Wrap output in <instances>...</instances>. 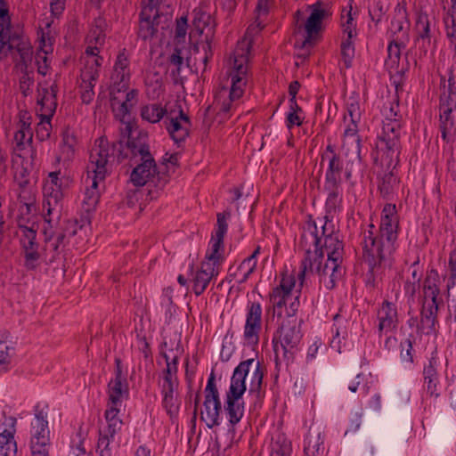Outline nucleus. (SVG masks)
<instances>
[{"instance_id": "nucleus-1", "label": "nucleus", "mask_w": 456, "mask_h": 456, "mask_svg": "<svg viewBox=\"0 0 456 456\" xmlns=\"http://www.w3.org/2000/svg\"><path fill=\"white\" fill-rule=\"evenodd\" d=\"M301 245L305 248V256L301 263V271L297 275L300 286L306 273L316 274L319 283L327 289L335 287L336 281L345 273L342 265L344 244L338 234L328 233L326 224L322 227L319 236L314 222L309 221L301 237Z\"/></svg>"}, {"instance_id": "nucleus-2", "label": "nucleus", "mask_w": 456, "mask_h": 456, "mask_svg": "<svg viewBox=\"0 0 456 456\" xmlns=\"http://www.w3.org/2000/svg\"><path fill=\"white\" fill-rule=\"evenodd\" d=\"M121 123L120 139L122 144L126 150L129 157V166L132 171H156V162L150 152L147 144L148 134L146 132L137 130L135 123L127 119L120 118Z\"/></svg>"}, {"instance_id": "nucleus-3", "label": "nucleus", "mask_w": 456, "mask_h": 456, "mask_svg": "<svg viewBox=\"0 0 456 456\" xmlns=\"http://www.w3.org/2000/svg\"><path fill=\"white\" fill-rule=\"evenodd\" d=\"M325 163L328 166V171L362 170L364 166L361 156V142H343L341 157L337 155L334 147L329 144L321 159L322 167Z\"/></svg>"}, {"instance_id": "nucleus-4", "label": "nucleus", "mask_w": 456, "mask_h": 456, "mask_svg": "<svg viewBox=\"0 0 456 456\" xmlns=\"http://www.w3.org/2000/svg\"><path fill=\"white\" fill-rule=\"evenodd\" d=\"M76 220H63L58 226L47 225L44 228V245L40 250L41 257L47 263L53 262L63 251L64 240L77 233Z\"/></svg>"}, {"instance_id": "nucleus-5", "label": "nucleus", "mask_w": 456, "mask_h": 456, "mask_svg": "<svg viewBox=\"0 0 456 456\" xmlns=\"http://www.w3.org/2000/svg\"><path fill=\"white\" fill-rule=\"evenodd\" d=\"M127 158L128 154L125 152L122 141L110 144L105 137H100L95 140L91 149L89 161L95 167L94 171L102 168L117 169L116 164L121 163Z\"/></svg>"}, {"instance_id": "nucleus-6", "label": "nucleus", "mask_w": 456, "mask_h": 456, "mask_svg": "<svg viewBox=\"0 0 456 456\" xmlns=\"http://www.w3.org/2000/svg\"><path fill=\"white\" fill-rule=\"evenodd\" d=\"M440 278L436 270H431L424 281V300L421 311L420 328L432 330L435 326L438 307L443 304L440 295Z\"/></svg>"}, {"instance_id": "nucleus-7", "label": "nucleus", "mask_w": 456, "mask_h": 456, "mask_svg": "<svg viewBox=\"0 0 456 456\" xmlns=\"http://www.w3.org/2000/svg\"><path fill=\"white\" fill-rule=\"evenodd\" d=\"M5 47H7V51L4 54H7V52H12L15 50L20 55V61L17 66L20 67V69L23 73L22 77L20 79V90L26 94V91L29 89L30 86L33 83V79L29 77L28 68L29 63L32 61L33 49L32 45L24 35L19 36L18 34H12L9 36L8 40L5 42Z\"/></svg>"}, {"instance_id": "nucleus-8", "label": "nucleus", "mask_w": 456, "mask_h": 456, "mask_svg": "<svg viewBox=\"0 0 456 456\" xmlns=\"http://www.w3.org/2000/svg\"><path fill=\"white\" fill-rule=\"evenodd\" d=\"M203 405L205 411H201L200 419L206 423L208 428L218 426L219 413L222 407L219 393L216 386L214 371L211 372L205 388V401Z\"/></svg>"}, {"instance_id": "nucleus-9", "label": "nucleus", "mask_w": 456, "mask_h": 456, "mask_svg": "<svg viewBox=\"0 0 456 456\" xmlns=\"http://www.w3.org/2000/svg\"><path fill=\"white\" fill-rule=\"evenodd\" d=\"M373 224H370V230L364 232L362 241V261L367 264L370 272L379 265L385 257L386 244L380 240L379 235H375Z\"/></svg>"}, {"instance_id": "nucleus-10", "label": "nucleus", "mask_w": 456, "mask_h": 456, "mask_svg": "<svg viewBox=\"0 0 456 456\" xmlns=\"http://www.w3.org/2000/svg\"><path fill=\"white\" fill-rule=\"evenodd\" d=\"M403 124L400 121L382 123V129L379 134L381 145L387 150V159H389L387 168L391 167L393 158H397L401 150V134Z\"/></svg>"}, {"instance_id": "nucleus-11", "label": "nucleus", "mask_w": 456, "mask_h": 456, "mask_svg": "<svg viewBox=\"0 0 456 456\" xmlns=\"http://www.w3.org/2000/svg\"><path fill=\"white\" fill-rule=\"evenodd\" d=\"M159 1L148 0V4L142 8L140 12L138 37L144 41L152 38L158 31L160 15L157 6Z\"/></svg>"}, {"instance_id": "nucleus-12", "label": "nucleus", "mask_w": 456, "mask_h": 456, "mask_svg": "<svg viewBox=\"0 0 456 456\" xmlns=\"http://www.w3.org/2000/svg\"><path fill=\"white\" fill-rule=\"evenodd\" d=\"M35 416L37 424L34 426L36 430L30 440V452L31 453H50V431L46 414L43 410L36 407Z\"/></svg>"}, {"instance_id": "nucleus-13", "label": "nucleus", "mask_w": 456, "mask_h": 456, "mask_svg": "<svg viewBox=\"0 0 456 456\" xmlns=\"http://www.w3.org/2000/svg\"><path fill=\"white\" fill-rule=\"evenodd\" d=\"M301 338L302 334L297 319H284L278 330V342L274 345V350L278 351V343H280L284 353L289 352L297 347Z\"/></svg>"}, {"instance_id": "nucleus-14", "label": "nucleus", "mask_w": 456, "mask_h": 456, "mask_svg": "<svg viewBox=\"0 0 456 456\" xmlns=\"http://www.w3.org/2000/svg\"><path fill=\"white\" fill-rule=\"evenodd\" d=\"M129 60L126 53V49H123L117 56L114 65V71L111 76L113 81L112 89L110 92L111 105L114 106L118 98L114 95V92H121L126 90L130 79V71L128 69Z\"/></svg>"}, {"instance_id": "nucleus-15", "label": "nucleus", "mask_w": 456, "mask_h": 456, "mask_svg": "<svg viewBox=\"0 0 456 456\" xmlns=\"http://www.w3.org/2000/svg\"><path fill=\"white\" fill-rule=\"evenodd\" d=\"M322 3L318 1L309 6V8L312 10V12L305 24L306 37L301 43V48L308 49L313 47L314 45V37L320 32L322 28V20L329 15V12L322 8Z\"/></svg>"}, {"instance_id": "nucleus-16", "label": "nucleus", "mask_w": 456, "mask_h": 456, "mask_svg": "<svg viewBox=\"0 0 456 456\" xmlns=\"http://www.w3.org/2000/svg\"><path fill=\"white\" fill-rule=\"evenodd\" d=\"M262 329V307L259 303H252L248 306L244 328V338L252 345H256Z\"/></svg>"}, {"instance_id": "nucleus-17", "label": "nucleus", "mask_w": 456, "mask_h": 456, "mask_svg": "<svg viewBox=\"0 0 456 456\" xmlns=\"http://www.w3.org/2000/svg\"><path fill=\"white\" fill-rule=\"evenodd\" d=\"M167 130L171 138L176 142H184L189 135L191 120L182 109L178 116L167 118L165 120Z\"/></svg>"}, {"instance_id": "nucleus-18", "label": "nucleus", "mask_w": 456, "mask_h": 456, "mask_svg": "<svg viewBox=\"0 0 456 456\" xmlns=\"http://www.w3.org/2000/svg\"><path fill=\"white\" fill-rule=\"evenodd\" d=\"M45 199L43 203V208L46 210L45 222L48 225H52L51 222L53 219L60 220L61 216L63 205L62 199L63 193L59 190L45 191Z\"/></svg>"}, {"instance_id": "nucleus-19", "label": "nucleus", "mask_w": 456, "mask_h": 456, "mask_svg": "<svg viewBox=\"0 0 456 456\" xmlns=\"http://www.w3.org/2000/svg\"><path fill=\"white\" fill-rule=\"evenodd\" d=\"M250 363V361H243L235 368L227 395L233 398H240L242 396L246 391V377Z\"/></svg>"}, {"instance_id": "nucleus-20", "label": "nucleus", "mask_w": 456, "mask_h": 456, "mask_svg": "<svg viewBox=\"0 0 456 456\" xmlns=\"http://www.w3.org/2000/svg\"><path fill=\"white\" fill-rule=\"evenodd\" d=\"M379 333H388L397 325L396 308L388 301H385L378 312Z\"/></svg>"}, {"instance_id": "nucleus-21", "label": "nucleus", "mask_w": 456, "mask_h": 456, "mask_svg": "<svg viewBox=\"0 0 456 456\" xmlns=\"http://www.w3.org/2000/svg\"><path fill=\"white\" fill-rule=\"evenodd\" d=\"M168 179V173H130L129 181L135 187L148 185L162 188Z\"/></svg>"}, {"instance_id": "nucleus-22", "label": "nucleus", "mask_w": 456, "mask_h": 456, "mask_svg": "<svg viewBox=\"0 0 456 456\" xmlns=\"http://www.w3.org/2000/svg\"><path fill=\"white\" fill-rule=\"evenodd\" d=\"M18 34L23 36L21 30L14 29L11 26V17L9 15L8 5L5 0H0V53L5 49V41L9 36Z\"/></svg>"}, {"instance_id": "nucleus-23", "label": "nucleus", "mask_w": 456, "mask_h": 456, "mask_svg": "<svg viewBox=\"0 0 456 456\" xmlns=\"http://www.w3.org/2000/svg\"><path fill=\"white\" fill-rule=\"evenodd\" d=\"M18 34L23 36L21 30L14 29L11 26V17L9 15L8 5L5 0H0V53L5 49V41L9 36Z\"/></svg>"}, {"instance_id": "nucleus-24", "label": "nucleus", "mask_w": 456, "mask_h": 456, "mask_svg": "<svg viewBox=\"0 0 456 456\" xmlns=\"http://www.w3.org/2000/svg\"><path fill=\"white\" fill-rule=\"evenodd\" d=\"M218 274L216 265L209 261L202 262L200 270L193 279V290L197 296L201 295L208 287L211 279Z\"/></svg>"}, {"instance_id": "nucleus-25", "label": "nucleus", "mask_w": 456, "mask_h": 456, "mask_svg": "<svg viewBox=\"0 0 456 456\" xmlns=\"http://www.w3.org/2000/svg\"><path fill=\"white\" fill-rule=\"evenodd\" d=\"M231 87L229 91V100L223 101L220 110L223 112H229L232 109V102L239 100L244 93V86H246V77H238V75H230Z\"/></svg>"}, {"instance_id": "nucleus-26", "label": "nucleus", "mask_w": 456, "mask_h": 456, "mask_svg": "<svg viewBox=\"0 0 456 456\" xmlns=\"http://www.w3.org/2000/svg\"><path fill=\"white\" fill-rule=\"evenodd\" d=\"M398 227L397 220L393 219H382L379 233H380V240L384 241L386 239V250L390 253L394 249V242L397 239V232L396 229Z\"/></svg>"}, {"instance_id": "nucleus-27", "label": "nucleus", "mask_w": 456, "mask_h": 456, "mask_svg": "<svg viewBox=\"0 0 456 456\" xmlns=\"http://www.w3.org/2000/svg\"><path fill=\"white\" fill-rule=\"evenodd\" d=\"M250 361V367L248 368L246 382H248L250 393H260L263 382L264 372L261 369L259 361L255 359H248Z\"/></svg>"}, {"instance_id": "nucleus-28", "label": "nucleus", "mask_w": 456, "mask_h": 456, "mask_svg": "<svg viewBox=\"0 0 456 456\" xmlns=\"http://www.w3.org/2000/svg\"><path fill=\"white\" fill-rule=\"evenodd\" d=\"M37 104L41 106V110L44 111V116L50 126V119L57 108V96L49 93L48 88H42V91L38 90Z\"/></svg>"}, {"instance_id": "nucleus-29", "label": "nucleus", "mask_w": 456, "mask_h": 456, "mask_svg": "<svg viewBox=\"0 0 456 456\" xmlns=\"http://www.w3.org/2000/svg\"><path fill=\"white\" fill-rule=\"evenodd\" d=\"M72 183V177L68 173H49L48 178L45 182L44 191H62L67 189Z\"/></svg>"}, {"instance_id": "nucleus-30", "label": "nucleus", "mask_w": 456, "mask_h": 456, "mask_svg": "<svg viewBox=\"0 0 456 456\" xmlns=\"http://www.w3.org/2000/svg\"><path fill=\"white\" fill-rule=\"evenodd\" d=\"M162 355L164 356L167 362L166 369L163 371L164 381L162 388L177 387V356H174L170 360L166 353H163Z\"/></svg>"}, {"instance_id": "nucleus-31", "label": "nucleus", "mask_w": 456, "mask_h": 456, "mask_svg": "<svg viewBox=\"0 0 456 456\" xmlns=\"http://www.w3.org/2000/svg\"><path fill=\"white\" fill-rule=\"evenodd\" d=\"M102 63V57L95 59H87L85 68L81 70L82 83L95 84L99 77L100 67Z\"/></svg>"}, {"instance_id": "nucleus-32", "label": "nucleus", "mask_w": 456, "mask_h": 456, "mask_svg": "<svg viewBox=\"0 0 456 456\" xmlns=\"http://www.w3.org/2000/svg\"><path fill=\"white\" fill-rule=\"evenodd\" d=\"M128 391L125 378H115L109 383V399L111 404L118 405L124 394Z\"/></svg>"}, {"instance_id": "nucleus-33", "label": "nucleus", "mask_w": 456, "mask_h": 456, "mask_svg": "<svg viewBox=\"0 0 456 456\" xmlns=\"http://www.w3.org/2000/svg\"><path fill=\"white\" fill-rule=\"evenodd\" d=\"M239 399L226 395L224 410L229 417V423L232 428L240 422L244 413V407L239 403Z\"/></svg>"}, {"instance_id": "nucleus-34", "label": "nucleus", "mask_w": 456, "mask_h": 456, "mask_svg": "<svg viewBox=\"0 0 456 456\" xmlns=\"http://www.w3.org/2000/svg\"><path fill=\"white\" fill-rule=\"evenodd\" d=\"M167 113V110L160 105L152 103L141 108V117L150 123L159 122Z\"/></svg>"}, {"instance_id": "nucleus-35", "label": "nucleus", "mask_w": 456, "mask_h": 456, "mask_svg": "<svg viewBox=\"0 0 456 456\" xmlns=\"http://www.w3.org/2000/svg\"><path fill=\"white\" fill-rule=\"evenodd\" d=\"M399 180L394 175V173H383L382 175L379 176V190L383 197L394 193L395 188L398 186Z\"/></svg>"}, {"instance_id": "nucleus-36", "label": "nucleus", "mask_w": 456, "mask_h": 456, "mask_svg": "<svg viewBox=\"0 0 456 456\" xmlns=\"http://www.w3.org/2000/svg\"><path fill=\"white\" fill-rule=\"evenodd\" d=\"M24 257H25V265L28 269H34L36 267L35 263L41 258V253L38 249L39 246L38 244L35 242H23L20 243Z\"/></svg>"}, {"instance_id": "nucleus-37", "label": "nucleus", "mask_w": 456, "mask_h": 456, "mask_svg": "<svg viewBox=\"0 0 456 456\" xmlns=\"http://www.w3.org/2000/svg\"><path fill=\"white\" fill-rule=\"evenodd\" d=\"M17 445L13 434L9 430H4L0 434V456H15Z\"/></svg>"}, {"instance_id": "nucleus-38", "label": "nucleus", "mask_w": 456, "mask_h": 456, "mask_svg": "<svg viewBox=\"0 0 456 456\" xmlns=\"http://www.w3.org/2000/svg\"><path fill=\"white\" fill-rule=\"evenodd\" d=\"M269 12V0H258L257 5L256 7V12L257 16L253 24H251L248 29L247 33H257L265 28L263 21L260 20L261 16L267 15Z\"/></svg>"}, {"instance_id": "nucleus-39", "label": "nucleus", "mask_w": 456, "mask_h": 456, "mask_svg": "<svg viewBox=\"0 0 456 456\" xmlns=\"http://www.w3.org/2000/svg\"><path fill=\"white\" fill-rule=\"evenodd\" d=\"M452 5L449 9V14L451 16V24L446 22L445 30L446 37L449 39L450 45L456 54V0H451Z\"/></svg>"}, {"instance_id": "nucleus-40", "label": "nucleus", "mask_w": 456, "mask_h": 456, "mask_svg": "<svg viewBox=\"0 0 456 456\" xmlns=\"http://www.w3.org/2000/svg\"><path fill=\"white\" fill-rule=\"evenodd\" d=\"M322 444L321 433L316 430L309 431L305 438V445L304 452L306 455H314L320 449V445Z\"/></svg>"}, {"instance_id": "nucleus-41", "label": "nucleus", "mask_w": 456, "mask_h": 456, "mask_svg": "<svg viewBox=\"0 0 456 456\" xmlns=\"http://www.w3.org/2000/svg\"><path fill=\"white\" fill-rule=\"evenodd\" d=\"M439 130L444 142L448 143L453 141L455 136V124L453 118H439Z\"/></svg>"}, {"instance_id": "nucleus-42", "label": "nucleus", "mask_w": 456, "mask_h": 456, "mask_svg": "<svg viewBox=\"0 0 456 456\" xmlns=\"http://www.w3.org/2000/svg\"><path fill=\"white\" fill-rule=\"evenodd\" d=\"M340 50L344 65L346 69H349L352 66V61L355 53L353 41L342 40Z\"/></svg>"}, {"instance_id": "nucleus-43", "label": "nucleus", "mask_w": 456, "mask_h": 456, "mask_svg": "<svg viewBox=\"0 0 456 456\" xmlns=\"http://www.w3.org/2000/svg\"><path fill=\"white\" fill-rule=\"evenodd\" d=\"M75 156V150H63L61 148L60 154L55 159L57 171L70 168V163Z\"/></svg>"}, {"instance_id": "nucleus-44", "label": "nucleus", "mask_w": 456, "mask_h": 456, "mask_svg": "<svg viewBox=\"0 0 456 456\" xmlns=\"http://www.w3.org/2000/svg\"><path fill=\"white\" fill-rule=\"evenodd\" d=\"M415 29L418 37L423 40L430 38V23L427 14H419L416 21Z\"/></svg>"}, {"instance_id": "nucleus-45", "label": "nucleus", "mask_w": 456, "mask_h": 456, "mask_svg": "<svg viewBox=\"0 0 456 456\" xmlns=\"http://www.w3.org/2000/svg\"><path fill=\"white\" fill-rule=\"evenodd\" d=\"M291 295H283L280 291L273 290L270 294V301L273 304V311H277L278 316H281V308L286 305V301Z\"/></svg>"}, {"instance_id": "nucleus-46", "label": "nucleus", "mask_w": 456, "mask_h": 456, "mask_svg": "<svg viewBox=\"0 0 456 456\" xmlns=\"http://www.w3.org/2000/svg\"><path fill=\"white\" fill-rule=\"evenodd\" d=\"M176 387L162 388L164 394L163 404L169 414L176 411L177 405L175 403L176 398L175 396V390Z\"/></svg>"}, {"instance_id": "nucleus-47", "label": "nucleus", "mask_w": 456, "mask_h": 456, "mask_svg": "<svg viewBox=\"0 0 456 456\" xmlns=\"http://www.w3.org/2000/svg\"><path fill=\"white\" fill-rule=\"evenodd\" d=\"M358 123L359 121H354V119L350 118V123L346 126L344 132L343 142H361V139L358 134Z\"/></svg>"}, {"instance_id": "nucleus-48", "label": "nucleus", "mask_w": 456, "mask_h": 456, "mask_svg": "<svg viewBox=\"0 0 456 456\" xmlns=\"http://www.w3.org/2000/svg\"><path fill=\"white\" fill-rule=\"evenodd\" d=\"M346 111L350 118L354 119V121L361 120L362 112L358 96L349 97L346 102Z\"/></svg>"}, {"instance_id": "nucleus-49", "label": "nucleus", "mask_w": 456, "mask_h": 456, "mask_svg": "<svg viewBox=\"0 0 456 456\" xmlns=\"http://www.w3.org/2000/svg\"><path fill=\"white\" fill-rule=\"evenodd\" d=\"M138 202H139L138 191H128L126 196L124 204H126L128 208L134 210V216H139L142 213V211L143 210L142 204H138Z\"/></svg>"}, {"instance_id": "nucleus-50", "label": "nucleus", "mask_w": 456, "mask_h": 456, "mask_svg": "<svg viewBox=\"0 0 456 456\" xmlns=\"http://www.w3.org/2000/svg\"><path fill=\"white\" fill-rule=\"evenodd\" d=\"M208 30L211 32V34L210 35L207 34L205 42L201 43V47H202V50L204 51V55L200 58V61L203 64V69H202L203 72L207 69L208 62L213 56V52L211 49V41H212V37H213V31H212V28H208Z\"/></svg>"}, {"instance_id": "nucleus-51", "label": "nucleus", "mask_w": 456, "mask_h": 456, "mask_svg": "<svg viewBox=\"0 0 456 456\" xmlns=\"http://www.w3.org/2000/svg\"><path fill=\"white\" fill-rule=\"evenodd\" d=\"M384 120L383 123L389 121H400L403 124V117L399 114V104L398 102H390L389 107L384 108Z\"/></svg>"}, {"instance_id": "nucleus-52", "label": "nucleus", "mask_w": 456, "mask_h": 456, "mask_svg": "<svg viewBox=\"0 0 456 456\" xmlns=\"http://www.w3.org/2000/svg\"><path fill=\"white\" fill-rule=\"evenodd\" d=\"M33 139L32 130L16 131L14 134V142L17 150H22L26 145H30Z\"/></svg>"}, {"instance_id": "nucleus-53", "label": "nucleus", "mask_w": 456, "mask_h": 456, "mask_svg": "<svg viewBox=\"0 0 456 456\" xmlns=\"http://www.w3.org/2000/svg\"><path fill=\"white\" fill-rule=\"evenodd\" d=\"M22 220L19 221V230L21 232L20 243L23 242H35L37 238V229L35 228L34 224L32 226L28 227L22 223Z\"/></svg>"}, {"instance_id": "nucleus-54", "label": "nucleus", "mask_w": 456, "mask_h": 456, "mask_svg": "<svg viewBox=\"0 0 456 456\" xmlns=\"http://www.w3.org/2000/svg\"><path fill=\"white\" fill-rule=\"evenodd\" d=\"M99 199H100L99 190L86 188V193H85V199H84V205L86 207V210L87 212H89V211L94 209L96 205L99 202Z\"/></svg>"}, {"instance_id": "nucleus-55", "label": "nucleus", "mask_w": 456, "mask_h": 456, "mask_svg": "<svg viewBox=\"0 0 456 456\" xmlns=\"http://www.w3.org/2000/svg\"><path fill=\"white\" fill-rule=\"evenodd\" d=\"M247 58L243 54L235 55L233 60V70L230 75H238V77H246L248 67Z\"/></svg>"}, {"instance_id": "nucleus-56", "label": "nucleus", "mask_w": 456, "mask_h": 456, "mask_svg": "<svg viewBox=\"0 0 456 456\" xmlns=\"http://www.w3.org/2000/svg\"><path fill=\"white\" fill-rule=\"evenodd\" d=\"M406 11L399 5L395 8V16L391 21V30L394 34L399 33L403 29V19L405 18Z\"/></svg>"}, {"instance_id": "nucleus-57", "label": "nucleus", "mask_w": 456, "mask_h": 456, "mask_svg": "<svg viewBox=\"0 0 456 456\" xmlns=\"http://www.w3.org/2000/svg\"><path fill=\"white\" fill-rule=\"evenodd\" d=\"M35 59L37 66V72L45 76L49 68L47 52L43 50L37 51Z\"/></svg>"}, {"instance_id": "nucleus-58", "label": "nucleus", "mask_w": 456, "mask_h": 456, "mask_svg": "<svg viewBox=\"0 0 456 456\" xmlns=\"http://www.w3.org/2000/svg\"><path fill=\"white\" fill-rule=\"evenodd\" d=\"M256 266V260L253 259V257H248L240 265L239 270L243 272V276L240 280V282L245 281L249 274H251Z\"/></svg>"}, {"instance_id": "nucleus-59", "label": "nucleus", "mask_w": 456, "mask_h": 456, "mask_svg": "<svg viewBox=\"0 0 456 456\" xmlns=\"http://www.w3.org/2000/svg\"><path fill=\"white\" fill-rule=\"evenodd\" d=\"M230 216L231 212L229 210H225L223 213L217 214V230L216 232V234L217 236H224V234L226 233L228 228L227 219H229Z\"/></svg>"}, {"instance_id": "nucleus-60", "label": "nucleus", "mask_w": 456, "mask_h": 456, "mask_svg": "<svg viewBox=\"0 0 456 456\" xmlns=\"http://www.w3.org/2000/svg\"><path fill=\"white\" fill-rule=\"evenodd\" d=\"M20 200V211L22 215H29L32 212V209H35V198L29 196L28 199L25 195L20 193L19 195Z\"/></svg>"}, {"instance_id": "nucleus-61", "label": "nucleus", "mask_w": 456, "mask_h": 456, "mask_svg": "<svg viewBox=\"0 0 456 456\" xmlns=\"http://www.w3.org/2000/svg\"><path fill=\"white\" fill-rule=\"evenodd\" d=\"M108 422V430L107 434L100 438L99 442L102 444H104L108 441L109 436L113 437L114 435L117 433L118 430H120L122 426V420L119 419H115L112 420H107Z\"/></svg>"}, {"instance_id": "nucleus-62", "label": "nucleus", "mask_w": 456, "mask_h": 456, "mask_svg": "<svg viewBox=\"0 0 456 456\" xmlns=\"http://www.w3.org/2000/svg\"><path fill=\"white\" fill-rule=\"evenodd\" d=\"M224 236H217L216 234L215 237V242L212 246V253L207 257L208 261L211 262L215 265L218 263V260L220 259V255L218 254V251L220 248L223 246L224 243Z\"/></svg>"}, {"instance_id": "nucleus-63", "label": "nucleus", "mask_w": 456, "mask_h": 456, "mask_svg": "<svg viewBox=\"0 0 456 456\" xmlns=\"http://www.w3.org/2000/svg\"><path fill=\"white\" fill-rule=\"evenodd\" d=\"M104 180V173H93L91 175L90 173H87L86 176L83 178L86 188L99 190L98 184L99 181Z\"/></svg>"}, {"instance_id": "nucleus-64", "label": "nucleus", "mask_w": 456, "mask_h": 456, "mask_svg": "<svg viewBox=\"0 0 456 456\" xmlns=\"http://www.w3.org/2000/svg\"><path fill=\"white\" fill-rule=\"evenodd\" d=\"M295 286V280L293 277H285L283 276L281 283L278 287L274 288L273 290H278L281 292L283 295H291V289Z\"/></svg>"}]
</instances>
